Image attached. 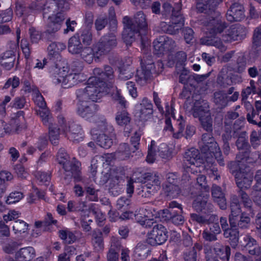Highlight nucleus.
I'll list each match as a JSON object with an SVG mask.
<instances>
[{"mask_svg": "<svg viewBox=\"0 0 261 261\" xmlns=\"http://www.w3.org/2000/svg\"><path fill=\"white\" fill-rule=\"evenodd\" d=\"M94 76L91 77L88 81V84L84 90L77 91V97L79 99L77 112L83 118L89 121H93L98 110L96 104L91 103L88 99L92 101H97L102 96L113 91L112 96L113 99L124 108L127 107L128 103L121 94L120 90L113 87V89L106 86V83L100 79H111L113 71L110 66L105 68V72L100 68H95L93 70Z\"/></svg>", "mask_w": 261, "mask_h": 261, "instance_id": "obj_1", "label": "nucleus"}, {"mask_svg": "<svg viewBox=\"0 0 261 261\" xmlns=\"http://www.w3.org/2000/svg\"><path fill=\"white\" fill-rule=\"evenodd\" d=\"M94 76L91 77L88 81V84L84 90L77 91V97L79 99L77 112L83 118L89 121H93L98 110L96 104L91 103L88 99L92 101H97L102 96L113 91L112 96L113 99L124 108L127 107L128 103L121 94L120 90L113 87V89L106 86V83L100 79H111L113 71L110 66L105 68V72L100 68H95L93 70Z\"/></svg>", "mask_w": 261, "mask_h": 261, "instance_id": "obj_2", "label": "nucleus"}, {"mask_svg": "<svg viewBox=\"0 0 261 261\" xmlns=\"http://www.w3.org/2000/svg\"><path fill=\"white\" fill-rule=\"evenodd\" d=\"M201 158L199 157V151L194 148L187 150L184 156V163L186 166L187 172L194 173L203 170L210 171L215 175L216 169L213 166L214 159L213 155L220 165H224L221 152L217 143L210 134H205L202 136V141L200 143Z\"/></svg>", "mask_w": 261, "mask_h": 261, "instance_id": "obj_3", "label": "nucleus"}, {"mask_svg": "<svg viewBox=\"0 0 261 261\" xmlns=\"http://www.w3.org/2000/svg\"><path fill=\"white\" fill-rule=\"evenodd\" d=\"M207 26L208 29L210 30V36L201 39V43L208 45H214L222 51L226 50V47L222 42L218 41L221 37L224 42H231L243 38V36L241 34L242 28L232 25L224 31V24L219 18L213 19L208 22Z\"/></svg>", "mask_w": 261, "mask_h": 261, "instance_id": "obj_4", "label": "nucleus"}, {"mask_svg": "<svg viewBox=\"0 0 261 261\" xmlns=\"http://www.w3.org/2000/svg\"><path fill=\"white\" fill-rule=\"evenodd\" d=\"M143 216L137 215L136 219L143 226L147 227L154 225L152 230L148 233L147 241L151 245L162 244L163 242V225L162 218L163 211H156L154 210H145L141 214Z\"/></svg>", "mask_w": 261, "mask_h": 261, "instance_id": "obj_5", "label": "nucleus"}, {"mask_svg": "<svg viewBox=\"0 0 261 261\" xmlns=\"http://www.w3.org/2000/svg\"><path fill=\"white\" fill-rule=\"evenodd\" d=\"M124 25L122 37L126 45H129L135 40L136 35L147 34V25L145 17L142 12H139L130 19L127 16L123 18Z\"/></svg>", "mask_w": 261, "mask_h": 261, "instance_id": "obj_6", "label": "nucleus"}, {"mask_svg": "<svg viewBox=\"0 0 261 261\" xmlns=\"http://www.w3.org/2000/svg\"><path fill=\"white\" fill-rule=\"evenodd\" d=\"M65 5L67 6V4L65 0H49L44 6L42 9L43 16L48 33H54L60 30L64 20V15L62 13H58L56 15L53 13L49 15L48 13L51 12L49 9L51 8L54 9V7L55 8V10L57 8L62 9Z\"/></svg>", "mask_w": 261, "mask_h": 261, "instance_id": "obj_7", "label": "nucleus"}, {"mask_svg": "<svg viewBox=\"0 0 261 261\" xmlns=\"http://www.w3.org/2000/svg\"><path fill=\"white\" fill-rule=\"evenodd\" d=\"M50 73L53 82L56 85L60 84L65 88L71 87L82 80L81 74L72 73L64 63L52 67Z\"/></svg>", "mask_w": 261, "mask_h": 261, "instance_id": "obj_8", "label": "nucleus"}, {"mask_svg": "<svg viewBox=\"0 0 261 261\" xmlns=\"http://www.w3.org/2000/svg\"><path fill=\"white\" fill-rule=\"evenodd\" d=\"M231 215L229 217V222L231 226L230 229L227 228L228 224L225 218L222 217L220 219L221 227L224 230V235L226 238H229L231 245L234 247L237 246L238 242L239 232L236 228V224L238 222V216L241 211L240 206L235 202L231 203Z\"/></svg>", "mask_w": 261, "mask_h": 261, "instance_id": "obj_9", "label": "nucleus"}, {"mask_svg": "<svg viewBox=\"0 0 261 261\" xmlns=\"http://www.w3.org/2000/svg\"><path fill=\"white\" fill-rule=\"evenodd\" d=\"M104 48H99L97 50L95 48L91 47H85L81 49L78 55L80 57L88 63H91L93 61L94 56L99 58L105 52L110 50V49L116 44V37L113 34H111L109 36H106L103 40Z\"/></svg>", "mask_w": 261, "mask_h": 261, "instance_id": "obj_10", "label": "nucleus"}, {"mask_svg": "<svg viewBox=\"0 0 261 261\" xmlns=\"http://www.w3.org/2000/svg\"><path fill=\"white\" fill-rule=\"evenodd\" d=\"M23 89L25 91L33 92V98L34 102L38 106L37 113L42 119L43 123L47 125L50 121L51 117L49 116V112L47 109L45 108V102L44 98L39 92L38 89L34 86H31V84L27 82L24 84Z\"/></svg>", "mask_w": 261, "mask_h": 261, "instance_id": "obj_11", "label": "nucleus"}, {"mask_svg": "<svg viewBox=\"0 0 261 261\" xmlns=\"http://www.w3.org/2000/svg\"><path fill=\"white\" fill-rule=\"evenodd\" d=\"M206 102L203 100L196 101L192 109V114L194 117H199L203 128L207 131L211 130L212 120L208 110Z\"/></svg>", "mask_w": 261, "mask_h": 261, "instance_id": "obj_12", "label": "nucleus"}, {"mask_svg": "<svg viewBox=\"0 0 261 261\" xmlns=\"http://www.w3.org/2000/svg\"><path fill=\"white\" fill-rule=\"evenodd\" d=\"M58 123L60 125L58 129H60L69 140L77 142L83 140V132L80 125L74 123H67L62 116H59Z\"/></svg>", "mask_w": 261, "mask_h": 261, "instance_id": "obj_13", "label": "nucleus"}, {"mask_svg": "<svg viewBox=\"0 0 261 261\" xmlns=\"http://www.w3.org/2000/svg\"><path fill=\"white\" fill-rule=\"evenodd\" d=\"M134 113L136 119L145 121L152 113V105L148 99L144 98L141 103L135 105Z\"/></svg>", "mask_w": 261, "mask_h": 261, "instance_id": "obj_14", "label": "nucleus"}, {"mask_svg": "<svg viewBox=\"0 0 261 261\" xmlns=\"http://www.w3.org/2000/svg\"><path fill=\"white\" fill-rule=\"evenodd\" d=\"M111 132H105L100 133L98 135L96 130L93 129L91 130L93 139L96 140L97 143L101 147L109 148L112 145L115 136L113 128H111Z\"/></svg>", "mask_w": 261, "mask_h": 261, "instance_id": "obj_15", "label": "nucleus"}, {"mask_svg": "<svg viewBox=\"0 0 261 261\" xmlns=\"http://www.w3.org/2000/svg\"><path fill=\"white\" fill-rule=\"evenodd\" d=\"M233 173L237 184L239 188L246 189L250 186L253 179V173L249 169L246 168L245 171L240 170Z\"/></svg>", "mask_w": 261, "mask_h": 261, "instance_id": "obj_16", "label": "nucleus"}, {"mask_svg": "<svg viewBox=\"0 0 261 261\" xmlns=\"http://www.w3.org/2000/svg\"><path fill=\"white\" fill-rule=\"evenodd\" d=\"M244 17V8L238 3L233 4L228 11L226 15L227 20L231 22L240 21Z\"/></svg>", "mask_w": 261, "mask_h": 261, "instance_id": "obj_17", "label": "nucleus"}, {"mask_svg": "<svg viewBox=\"0 0 261 261\" xmlns=\"http://www.w3.org/2000/svg\"><path fill=\"white\" fill-rule=\"evenodd\" d=\"M56 220H53L52 215L50 214H47L45 221L36 222L34 228L33 229V236H37L42 231L49 230L50 228L47 227L52 224H56Z\"/></svg>", "mask_w": 261, "mask_h": 261, "instance_id": "obj_18", "label": "nucleus"}, {"mask_svg": "<svg viewBox=\"0 0 261 261\" xmlns=\"http://www.w3.org/2000/svg\"><path fill=\"white\" fill-rule=\"evenodd\" d=\"M35 256L33 248L27 247L20 249L16 254L15 260L10 261H30Z\"/></svg>", "mask_w": 261, "mask_h": 261, "instance_id": "obj_19", "label": "nucleus"}, {"mask_svg": "<svg viewBox=\"0 0 261 261\" xmlns=\"http://www.w3.org/2000/svg\"><path fill=\"white\" fill-rule=\"evenodd\" d=\"M115 121L118 125L125 127V135H128L129 130H127V126L130 123V117L127 112L125 110L118 112L115 116Z\"/></svg>", "mask_w": 261, "mask_h": 261, "instance_id": "obj_20", "label": "nucleus"}, {"mask_svg": "<svg viewBox=\"0 0 261 261\" xmlns=\"http://www.w3.org/2000/svg\"><path fill=\"white\" fill-rule=\"evenodd\" d=\"M162 152V151H160L159 148H156L155 141H151L150 145L149 146L146 161L148 163H153L156 161H159L163 158Z\"/></svg>", "mask_w": 261, "mask_h": 261, "instance_id": "obj_21", "label": "nucleus"}, {"mask_svg": "<svg viewBox=\"0 0 261 261\" xmlns=\"http://www.w3.org/2000/svg\"><path fill=\"white\" fill-rule=\"evenodd\" d=\"M149 252V248L145 243H139L134 250L135 261H142L146 258Z\"/></svg>", "mask_w": 261, "mask_h": 261, "instance_id": "obj_22", "label": "nucleus"}, {"mask_svg": "<svg viewBox=\"0 0 261 261\" xmlns=\"http://www.w3.org/2000/svg\"><path fill=\"white\" fill-rule=\"evenodd\" d=\"M82 49L79 35L76 34L69 39L68 49L69 52L72 54H78Z\"/></svg>", "mask_w": 261, "mask_h": 261, "instance_id": "obj_23", "label": "nucleus"}, {"mask_svg": "<svg viewBox=\"0 0 261 261\" xmlns=\"http://www.w3.org/2000/svg\"><path fill=\"white\" fill-rule=\"evenodd\" d=\"M174 25H170L167 31L169 34H175L184 25V19L182 15L178 12L177 15L174 14L172 17Z\"/></svg>", "mask_w": 261, "mask_h": 261, "instance_id": "obj_24", "label": "nucleus"}, {"mask_svg": "<svg viewBox=\"0 0 261 261\" xmlns=\"http://www.w3.org/2000/svg\"><path fill=\"white\" fill-rule=\"evenodd\" d=\"M212 195L215 200L218 203L221 209L226 208V199H225L223 194L219 187L216 186H213L212 189Z\"/></svg>", "mask_w": 261, "mask_h": 261, "instance_id": "obj_25", "label": "nucleus"}, {"mask_svg": "<svg viewBox=\"0 0 261 261\" xmlns=\"http://www.w3.org/2000/svg\"><path fill=\"white\" fill-rule=\"evenodd\" d=\"M15 60V56L11 51H7L0 58V64L7 70L11 69Z\"/></svg>", "mask_w": 261, "mask_h": 261, "instance_id": "obj_26", "label": "nucleus"}, {"mask_svg": "<svg viewBox=\"0 0 261 261\" xmlns=\"http://www.w3.org/2000/svg\"><path fill=\"white\" fill-rule=\"evenodd\" d=\"M141 65L142 71L141 73L139 71H137V74L140 76L139 79L137 80V82L140 84H144L150 76V69L152 67V65L148 64V67H146L143 61H141Z\"/></svg>", "mask_w": 261, "mask_h": 261, "instance_id": "obj_27", "label": "nucleus"}, {"mask_svg": "<svg viewBox=\"0 0 261 261\" xmlns=\"http://www.w3.org/2000/svg\"><path fill=\"white\" fill-rule=\"evenodd\" d=\"M214 96L216 103L221 106H225L226 104V101L228 99L233 101L237 100L238 98L239 93L238 92H235L231 97H227L224 93L221 92H216L215 93Z\"/></svg>", "mask_w": 261, "mask_h": 261, "instance_id": "obj_28", "label": "nucleus"}, {"mask_svg": "<svg viewBox=\"0 0 261 261\" xmlns=\"http://www.w3.org/2000/svg\"><path fill=\"white\" fill-rule=\"evenodd\" d=\"M65 48L66 45L63 43H52L47 48L48 55L51 57L58 58L60 52Z\"/></svg>", "mask_w": 261, "mask_h": 261, "instance_id": "obj_29", "label": "nucleus"}, {"mask_svg": "<svg viewBox=\"0 0 261 261\" xmlns=\"http://www.w3.org/2000/svg\"><path fill=\"white\" fill-rule=\"evenodd\" d=\"M13 178L12 174L7 171L0 172V197L6 190V181L11 180Z\"/></svg>", "mask_w": 261, "mask_h": 261, "instance_id": "obj_30", "label": "nucleus"}, {"mask_svg": "<svg viewBox=\"0 0 261 261\" xmlns=\"http://www.w3.org/2000/svg\"><path fill=\"white\" fill-rule=\"evenodd\" d=\"M221 0H209L206 2V4L202 3H198L197 4V9L200 12H207V9L208 10H213L217 5L219 3Z\"/></svg>", "mask_w": 261, "mask_h": 261, "instance_id": "obj_31", "label": "nucleus"}, {"mask_svg": "<svg viewBox=\"0 0 261 261\" xmlns=\"http://www.w3.org/2000/svg\"><path fill=\"white\" fill-rule=\"evenodd\" d=\"M167 177L168 182L170 184V185L166 186L167 191L169 193V195H171L173 197H175L178 193L177 191L178 188L174 184L176 176L173 173H169L167 175Z\"/></svg>", "mask_w": 261, "mask_h": 261, "instance_id": "obj_32", "label": "nucleus"}, {"mask_svg": "<svg viewBox=\"0 0 261 261\" xmlns=\"http://www.w3.org/2000/svg\"><path fill=\"white\" fill-rule=\"evenodd\" d=\"M92 244L94 249L96 251H100L103 248V244L102 239V234L100 232H95L93 234Z\"/></svg>", "mask_w": 261, "mask_h": 261, "instance_id": "obj_33", "label": "nucleus"}, {"mask_svg": "<svg viewBox=\"0 0 261 261\" xmlns=\"http://www.w3.org/2000/svg\"><path fill=\"white\" fill-rule=\"evenodd\" d=\"M12 228L15 234L24 233L28 229V224L24 221L19 220L14 222Z\"/></svg>", "mask_w": 261, "mask_h": 261, "instance_id": "obj_34", "label": "nucleus"}, {"mask_svg": "<svg viewBox=\"0 0 261 261\" xmlns=\"http://www.w3.org/2000/svg\"><path fill=\"white\" fill-rule=\"evenodd\" d=\"M214 251L222 260L223 261L228 260L230 253V249L229 247L225 246L220 248H215Z\"/></svg>", "mask_w": 261, "mask_h": 261, "instance_id": "obj_35", "label": "nucleus"}, {"mask_svg": "<svg viewBox=\"0 0 261 261\" xmlns=\"http://www.w3.org/2000/svg\"><path fill=\"white\" fill-rule=\"evenodd\" d=\"M60 237L65 243L68 244L73 243L76 240L74 234L67 229L61 230L60 231Z\"/></svg>", "mask_w": 261, "mask_h": 261, "instance_id": "obj_36", "label": "nucleus"}, {"mask_svg": "<svg viewBox=\"0 0 261 261\" xmlns=\"http://www.w3.org/2000/svg\"><path fill=\"white\" fill-rule=\"evenodd\" d=\"M68 156L64 150H60L57 155V160L59 164H62L65 170H69L68 169L69 162H68Z\"/></svg>", "mask_w": 261, "mask_h": 261, "instance_id": "obj_37", "label": "nucleus"}, {"mask_svg": "<svg viewBox=\"0 0 261 261\" xmlns=\"http://www.w3.org/2000/svg\"><path fill=\"white\" fill-rule=\"evenodd\" d=\"M23 197V194L21 192H12L7 197L6 201V203L9 204H14L19 201Z\"/></svg>", "mask_w": 261, "mask_h": 261, "instance_id": "obj_38", "label": "nucleus"}, {"mask_svg": "<svg viewBox=\"0 0 261 261\" xmlns=\"http://www.w3.org/2000/svg\"><path fill=\"white\" fill-rule=\"evenodd\" d=\"M261 139V129L252 131L250 136V141L252 145L255 148L259 144Z\"/></svg>", "mask_w": 261, "mask_h": 261, "instance_id": "obj_39", "label": "nucleus"}, {"mask_svg": "<svg viewBox=\"0 0 261 261\" xmlns=\"http://www.w3.org/2000/svg\"><path fill=\"white\" fill-rule=\"evenodd\" d=\"M154 53L158 55H162L163 51V38L160 37L153 42Z\"/></svg>", "mask_w": 261, "mask_h": 261, "instance_id": "obj_40", "label": "nucleus"}, {"mask_svg": "<svg viewBox=\"0 0 261 261\" xmlns=\"http://www.w3.org/2000/svg\"><path fill=\"white\" fill-rule=\"evenodd\" d=\"M255 178L257 182V187L258 188L256 194L259 196L258 198H255V201L261 205V170H258L256 172Z\"/></svg>", "mask_w": 261, "mask_h": 261, "instance_id": "obj_41", "label": "nucleus"}, {"mask_svg": "<svg viewBox=\"0 0 261 261\" xmlns=\"http://www.w3.org/2000/svg\"><path fill=\"white\" fill-rule=\"evenodd\" d=\"M20 214L19 212L15 210L9 211L7 214L3 216L4 221L7 223L9 221L14 220L19 217Z\"/></svg>", "mask_w": 261, "mask_h": 261, "instance_id": "obj_42", "label": "nucleus"}, {"mask_svg": "<svg viewBox=\"0 0 261 261\" xmlns=\"http://www.w3.org/2000/svg\"><path fill=\"white\" fill-rule=\"evenodd\" d=\"M36 178L41 184L47 185L50 180V175L45 172H38L36 175Z\"/></svg>", "mask_w": 261, "mask_h": 261, "instance_id": "obj_43", "label": "nucleus"}, {"mask_svg": "<svg viewBox=\"0 0 261 261\" xmlns=\"http://www.w3.org/2000/svg\"><path fill=\"white\" fill-rule=\"evenodd\" d=\"M150 182L146 185V188L152 190V192L157 191L160 188V182L158 178H151Z\"/></svg>", "mask_w": 261, "mask_h": 261, "instance_id": "obj_44", "label": "nucleus"}, {"mask_svg": "<svg viewBox=\"0 0 261 261\" xmlns=\"http://www.w3.org/2000/svg\"><path fill=\"white\" fill-rule=\"evenodd\" d=\"M207 197L208 195L206 194L205 195L203 196V199L202 201H200L201 196H199L193 203L194 207H195L197 210H201L203 206L206 203Z\"/></svg>", "mask_w": 261, "mask_h": 261, "instance_id": "obj_45", "label": "nucleus"}, {"mask_svg": "<svg viewBox=\"0 0 261 261\" xmlns=\"http://www.w3.org/2000/svg\"><path fill=\"white\" fill-rule=\"evenodd\" d=\"M34 193V194H30L27 198V200L29 203H32L35 202L37 197L40 198H44V193H40L38 189H35Z\"/></svg>", "mask_w": 261, "mask_h": 261, "instance_id": "obj_46", "label": "nucleus"}, {"mask_svg": "<svg viewBox=\"0 0 261 261\" xmlns=\"http://www.w3.org/2000/svg\"><path fill=\"white\" fill-rule=\"evenodd\" d=\"M59 132L56 128L50 127L49 128V137L52 144H55L57 143L59 139Z\"/></svg>", "mask_w": 261, "mask_h": 261, "instance_id": "obj_47", "label": "nucleus"}, {"mask_svg": "<svg viewBox=\"0 0 261 261\" xmlns=\"http://www.w3.org/2000/svg\"><path fill=\"white\" fill-rule=\"evenodd\" d=\"M19 85V79L16 76H14L12 78H10L4 86V88L6 89L12 87V89L17 88Z\"/></svg>", "mask_w": 261, "mask_h": 261, "instance_id": "obj_48", "label": "nucleus"}, {"mask_svg": "<svg viewBox=\"0 0 261 261\" xmlns=\"http://www.w3.org/2000/svg\"><path fill=\"white\" fill-rule=\"evenodd\" d=\"M20 45L22 52L25 56V58L27 59H28L30 55V49L28 41L25 39H22L21 40Z\"/></svg>", "mask_w": 261, "mask_h": 261, "instance_id": "obj_49", "label": "nucleus"}, {"mask_svg": "<svg viewBox=\"0 0 261 261\" xmlns=\"http://www.w3.org/2000/svg\"><path fill=\"white\" fill-rule=\"evenodd\" d=\"M12 12L11 10H7L6 11L0 13V22H6L11 20Z\"/></svg>", "mask_w": 261, "mask_h": 261, "instance_id": "obj_50", "label": "nucleus"}, {"mask_svg": "<svg viewBox=\"0 0 261 261\" xmlns=\"http://www.w3.org/2000/svg\"><path fill=\"white\" fill-rule=\"evenodd\" d=\"M127 88L129 95L133 98H136L138 96L137 89L135 85L133 82H127L126 83Z\"/></svg>", "mask_w": 261, "mask_h": 261, "instance_id": "obj_51", "label": "nucleus"}, {"mask_svg": "<svg viewBox=\"0 0 261 261\" xmlns=\"http://www.w3.org/2000/svg\"><path fill=\"white\" fill-rule=\"evenodd\" d=\"M253 44L256 46L261 44V27L257 28L254 31Z\"/></svg>", "mask_w": 261, "mask_h": 261, "instance_id": "obj_52", "label": "nucleus"}, {"mask_svg": "<svg viewBox=\"0 0 261 261\" xmlns=\"http://www.w3.org/2000/svg\"><path fill=\"white\" fill-rule=\"evenodd\" d=\"M184 258L186 261H196L197 253L194 248L185 253Z\"/></svg>", "mask_w": 261, "mask_h": 261, "instance_id": "obj_53", "label": "nucleus"}, {"mask_svg": "<svg viewBox=\"0 0 261 261\" xmlns=\"http://www.w3.org/2000/svg\"><path fill=\"white\" fill-rule=\"evenodd\" d=\"M31 39L33 42H38L41 39V34L39 32L36 31L34 28L30 29Z\"/></svg>", "mask_w": 261, "mask_h": 261, "instance_id": "obj_54", "label": "nucleus"}, {"mask_svg": "<svg viewBox=\"0 0 261 261\" xmlns=\"http://www.w3.org/2000/svg\"><path fill=\"white\" fill-rule=\"evenodd\" d=\"M107 23V20L103 16H99L95 21V28L97 31L103 29Z\"/></svg>", "mask_w": 261, "mask_h": 261, "instance_id": "obj_55", "label": "nucleus"}, {"mask_svg": "<svg viewBox=\"0 0 261 261\" xmlns=\"http://www.w3.org/2000/svg\"><path fill=\"white\" fill-rule=\"evenodd\" d=\"M254 82L253 81H250V87H248L242 92L243 99H247L248 95L254 92Z\"/></svg>", "mask_w": 261, "mask_h": 261, "instance_id": "obj_56", "label": "nucleus"}, {"mask_svg": "<svg viewBox=\"0 0 261 261\" xmlns=\"http://www.w3.org/2000/svg\"><path fill=\"white\" fill-rule=\"evenodd\" d=\"M15 170L18 177L22 178L27 177L28 173L21 165L16 166Z\"/></svg>", "mask_w": 261, "mask_h": 261, "instance_id": "obj_57", "label": "nucleus"}, {"mask_svg": "<svg viewBox=\"0 0 261 261\" xmlns=\"http://www.w3.org/2000/svg\"><path fill=\"white\" fill-rule=\"evenodd\" d=\"M236 144L239 150L246 149L248 146L246 140L243 137H240L239 138L237 141Z\"/></svg>", "mask_w": 261, "mask_h": 261, "instance_id": "obj_58", "label": "nucleus"}, {"mask_svg": "<svg viewBox=\"0 0 261 261\" xmlns=\"http://www.w3.org/2000/svg\"><path fill=\"white\" fill-rule=\"evenodd\" d=\"M203 238L208 241H215L217 239L216 234L207 230L204 231L202 234Z\"/></svg>", "mask_w": 261, "mask_h": 261, "instance_id": "obj_59", "label": "nucleus"}, {"mask_svg": "<svg viewBox=\"0 0 261 261\" xmlns=\"http://www.w3.org/2000/svg\"><path fill=\"white\" fill-rule=\"evenodd\" d=\"M167 219H171L173 222L176 224H181L184 222V218L181 216H173L170 213L169 216H166Z\"/></svg>", "mask_w": 261, "mask_h": 261, "instance_id": "obj_60", "label": "nucleus"}, {"mask_svg": "<svg viewBox=\"0 0 261 261\" xmlns=\"http://www.w3.org/2000/svg\"><path fill=\"white\" fill-rule=\"evenodd\" d=\"M18 246L17 243L13 242L6 246L4 248V250L8 253H13L17 249Z\"/></svg>", "mask_w": 261, "mask_h": 261, "instance_id": "obj_61", "label": "nucleus"}, {"mask_svg": "<svg viewBox=\"0 0 261 261\" xmlns=\"http://www.w3.org/2000/svg\"><path fill=\"white\" fill-rule=\"evenodd\" d=\"M185 39L187 43H190L193 38V31L191 29L187 28L184 30Z\"/></svg>", "mask_w": 261, "mask_h": 261, "instance_id": "obj_62", "label": "nucleus"}, {"mask_svg": "<svg viewBox=\"0 0 261 261\" xmlns=\"http://www.w3.org/2000/svg\"><path fill=\"white\" fill-rule=\"evenodd\" d=\"M133 75V73L129 71L128 69L122 71L120 70L119 77L121 79L126 80L130 79Z\"/></svg>", "mask_w": 261, "mask_h": 261, "instance_id": "obj_63", "label": "nucleus"}, {"mask_svg": "<svg viewBox=\"0 0 261 261\" xmlns=\"http://www.w3.org/2000/svg\"><path fill=\"white\" fill-rule=\"evenodd\" d=\"M108 261H118V254L112 249H111L108 253Z\"/></svg>", "mask_w": 261, "mask_h": 261, "instance_id": "obj_64", "label": "nucleus"}]
</instances>
